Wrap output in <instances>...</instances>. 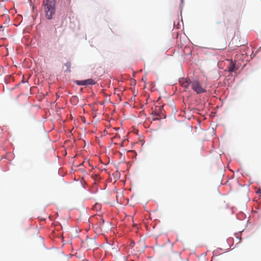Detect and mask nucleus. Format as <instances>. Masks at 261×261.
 Segmentation results:
<instances>
[{
	"instance_id": "nucleus-3",
	"label": "nucleus",
	"mask_w": 261,
	"mask_h": 261,
	"mask_svg": "<svg viewBox=\"0 0 261 261\" xmlns=\"http://www.w3.org/2000/svg\"><path fill=\"white\" fill-rule=\"evenodd\" d=\"M96 82L92 79H89L85 80L82 81H76L75 83L77 85L80 86H85L88 85H94L96 84Z\"/></svg>"
},
{
	"instance_id": "nucleus-6",
	"label": "nucleus",
	"mask_w": 261,
	"mask_h": 261,
	"mask_svg": "<svg viewBox=\"0 0 261 261\" xmlns=\"http://www.w3.org/2000/svg\"><path fill=\"white\" fill-rule=\"evenodd\" d=\"M65 65L66 66L67 69H69L71 66V63L70 62H67L65 64Z\"/></svg>"
},
{
	"instance_id": "nucleus-2",
	"label": "nucleus",
	"mask_w": 261,
	"mask_h": 261,
	"mask_svg": "<svg viewBox=\"0 0 261 261\" xmlns=\"http://www.w3.org/2000/svg\"><path fill=\"white\" fill-rule=\"evenodd\" d=\"M191 87V89L198 94L206 92L205 88H203L196 80L192 82Z\"/></svg>"
},
{
	"instance_id": "nucleus-4",
	"label": "nucleus",
	"mask_w": 261,
	"mask_h": 261,
	"mask_svg": "<svg viewBox=\"0 0 261 261\" xmlns=\"http://www.w3.org/2000/svg\"><path fill=\"white\" fill-rule=\"evenodd\" d=\"M192 82L189 78H182L179 80V83L181 86L186 89H188L189 85H191Z\"/></svg>"
},
{
	"instance_id": "nucleus-1",
	"label": "nucleus",
	"mask_w": 261,
	"mask_h": 261,
	"mask_svg": "<svg viewBox=\"0 0 261 261\" xmlns=\"http://www.w3.org/2000/svg\"><path fill=\"white\" fill-rule=\"evenodd\" d=\"M55 0H44L43 6L47 19H51L55 12Z\"/></svg>"
},
{
	"instance_id": "nucleus-5",
	"label": "nucleus",
	"mask_w": 261,
	"mask_h": 261,
	"mask_svg": "<svg viewBox=\"0 0 261 261\" xmlns=\"http://www.w3.org/2000/svg\"><path fill=\"white\" fill-rule=\"evenodd\" d=\"M236 70L237 68H236L235 64L231 60L230 62L229 65L228 67V71L230 73Z\"/></svg>"
},
{
	"instance_id": "nucleus-7",
	"label": "nucleus",
	"mask_w": 261,
	"mask_h": 261,
	"mask_svg": "<svg viewBox=\"0 0 261 261\" xmlns=\"http://www.w3.org/2000/svg\"><path fill=\"white\" fill-rule=\"evenodd\" d=\"M95 207L96 208H100V205H99V204H96L95 205Z\"/></svg>"
}]
</instances>
